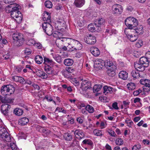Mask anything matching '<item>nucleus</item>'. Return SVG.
Returning <instances> with one entry per match:
<instances>
[{"label":"nucleus","mask_w":150,"mask_h":150,"mask_svg":"<svg viewBox=\"0 0 150 150\" xmlns=\"http://www.w3.org/2000/svg\"><path fill=\"white\" fill-rule=\"evenodd\" d=\"M143 45V41L142 40H139L137 41L135 44L136 47L137 48L140 47Z\"/></svg>","instance_id":"obj_52"},{"label":"nucleus","mask_w":150,"mask_h":150,"mask_svg":"<svg viewBox=\"0 0 150 150\" xmlns=\"http://www.w3.org/2000/svg\"><path fill=\"white\" fill-rule=\"evenodd\" d=\"M53 58L58 63H60L62 62V59L61 56L57 54L53 56Z\"/></svg>","instance_id":"obj_44"},{"label":"nucleus","mask_w":150,"mask_h":150,"mask_svg":"<svg viewBox=\"0 0 150 150\" xmlns=\"http://www.w3.org/2000/svg\"><path fill=\"white\" fill-rule=\"evenodd\" d=\"M42 19L44 21H47L49 23L50 22V16L47 12L45 11L43 13Z\"/></svg>","instance_id":"obj_26"},{"label":"nucleus","mask_w":150,"mask_h":150,"mask_svg":"<svg viewBox=\"0 0 150 150\" xmlns=\"http://www.w3.org/2000/svg\"><path fill=\"white\" fill-rule=\"evenodd\" d=\"M131 31V30L129 29H125V33L127 38L132 42H134L137 40V37L135 35H132L129 33V31Z\"/></svg>","instance_id":"obj_10"},{"label":"nucleus","mask_w":150,"mask_h":150,"mask_svg":"<svg viewBox=\"0 0 150 150\" xmlns=\"http://www.w3.org/2000/svg\"><path fill=\"white\" fill-rule=\"evenodd\" d=\"M0 100L2 103H5L1 106V112L4 115L7 116L8 115V110L10 108L11 106L6 103H13L14 99L0 96Z\"/></svg>","instance_id":"obj_1"},{"label":"nucleus","mask_w":150,"mask_h":150,"mask_svg":"<svg viewBox=\"0 0 150 150\" xmlns=\"http://www.w3.org/2000/svg\"><path fill=\"white\" fill-rule=\"evenodd\" d=\"M83 144H87L89 146L90 149H91L93 148V143L92 141L90 139H86L84 140L82 142Z\"/></svg>","instance_id":"obj_19"},{"label":"nucleus","mask_w":150,"mask_h":150,"mask_svg":"<svg viewBox=\"0 0 150 150\" xmlns=\"http://www.w3.org/2000/svg\"><path fill=\"white\" fill-rule=\"evenodd\" d=\"M113 13L117 15L121 14L122 12V6L119 4L113 5L112 7Z\"/></svg>","instance_id":"obj_12"},{"label":"nucleus","mask_w":150,"mask_h":150,"mask_svg":"<svg viewBox=\"0 0 150 150\" xmlns=\"http://www.w3.org/2000/svg\"><path fill=\"white\" fill-rule=\"evenodd\" d=\"M74 134L76 136H79L76 137L78 138L79 139H81L84 137L85 134L84 132L81 130L79 129L76 130L74 131Z\"/></svg>","instance_id":"obj_16"},{"label":"nucleus","mask_w":150,"mask_h":150,"mask_svg":"<svg viewBox=\"0 0 150 150\" xmlns=\"http://www.w3.org/2000/svg\"><path fill=\"white\" fill-rule=\"evenodd\" d=\"M86 106L85 104L82 103H78V108L79 109H81L83 107H85Z\"/></svg>","instance_id":"obj_60"},{"label":"nucleus","mask_w":150,"mask_h":150,"mask_svg":"<svg viewBox=\"0 0 150 150\" xmlns=\"http://www.w3.org/2000/svg\"><path fill=\"white\" fill-rule=\"evenodd\" d=\"M20 6L18 4H16L15 8H13V11L11 13V16L17 23L21 22L22 20V15L18 10Z\"/></svg>","instance_id":"obj_2"},{"label":"nucleus","mask_w":150,"mask_h":150,"mask_svg":"<svg viewBox=\"0 0 150 150\" xmlns=\"http://www.w3.org/2000/svg\"><path fill=\"white\" fill-rule=\"evenodd\" d=\"M131 74L132 76L135 79L138 78L141 76L139 73V71L137 70H133L131 73Z\"/></svg>","instance_id":"obj_29"},{"label":"nucleus","mask_w":150,"mask_h":150,"mask_svg":"<svg viewBox=\"0 0 150 150\" xmlns=\"http://www.w3.org/2000/svg\"><path fill=\"white\" fill-rule=\"evenodd\" d=\"M12 38L14 40L18 43L17 44L19 46L22 45L24 42L23 38L21 35L18 33H14L12 35Z\"/></svg>","instance_id":"obj_6"},{"label":"nucleus","mask_w":150,"mask_h":150,"mask_svg":"<svg viewBox=\"0 0 150 150\" xmlns=\"http://www.w3.org/2000/svg\"><path fill=\"white\" fill-rule=\"evenodd\" d=\"M35 41L33 39H30L28 40L27 42V44L29 45H34Z\"/></svg>","instance_id":"obj_49"},{"label":"nucleus","mask_w":150,"mask_h":150,"mask_svg":"<svg viewBox=\"0 0 150 150\" xmlns=\"http://www.w3.org/2000/svg\"><path fill=\"white\" fill-rule=\"evenodd\" d=\"M45 6L48 8H50L52 7V5L50 1H47L45 2Z\"/></svg>","instance_id":"obj_51"},{"label":"nucleus","mask_w":150,"mask_h":150,"mask_svg":"<svg viewBox=\"0 0 150 150\" xmlns=\"http://www.w3.org/2000/svg\"><path fill=\"white\" fill-rule=\"evenodd\" d=\"M125 121L127 124V126L129 127H132L134 125V123L131 120L127 119L125 120Z\"/></svg>","instance_id":"obj_47"},{"label":"nucleus","mask_w":150,"mask_h":150,"mask_svg":"<svg viewBox=\"0 0 150 150\" xmlns=\"http://www.w3.org/2000/svg\"><path fill=\"white\" fill-rule=\"evenodd\" d=\"M84 40L86 43L89 44H93L96 42L95 36L91 34H88L85 36Z\"/></svg>","instance_id":"obj_7"},{"label":"nucleus","mask_w":150,"mask_h":150,"mask_svg":"<svg viewBox=\"0 0 150 150\" xmlns=\"http://www.w3.org/2000/svg\"><path fill=\"white\" fill-rule=\"evenodd\" d=\"M78 142L76 139H74L72 143L71 144V146H74L78 145Z\"/></svg>","instance_id":"obj_57"},{"label":"nucleus","mask_w":150,"mask_h":150,"mask_svg":"<svg viewBox=\"0 0 150 150\" xmlns=\"http://www.w3.org/2000/svg\"><path fill=\"white\" fill-rule=\"evenodd\" d=\"M10 146L13 150H19V149L17 147L16 144L14 143H11Z\"/></svg>","instance_id":"obj_53"},{"label":"nucleus","mask_w":150,"mask_h":150,"mask_svg":"<svg viewBox=\"0 0 150 150\" xmlns=\"http://www.w3.org/2000/svg\"><path fill=\"white\" fill-rule=\"evenodd\" d=\"M139 61L140 64L143 65L145 67H147L149 66V63H150L145 57H141Z\"/></svg>","instance_id":"obj_13"},{"label":"nucleus","mask_w":150,"mask_h":150,"mask_svg":"<svg viewBox=\"0 0 150 150\" xmlns=\"http://www.w3.org/2000/svg\"><path fill=\"white\" fill-rule=\"evenodd\" d=\"M112 137H116L117 135L114 131L111 129H108V130L106 131Z\"/></svg>","instance_id":"obj_48"},{"label":"nucleus","mask_w":150,"mask_h":150,"mask_svg":"<svg viewBox=\"0 0 150 150\" xmlns=\"http://www.w3.org/2000/svg\"><path fill=\"white\" fill-rule=\"evenodd\" d=\"M86 110L90 113H92L94 111V108L89 105H87L85 107Z\"/></svg>","instance_id":"obj_42"},{"label":"nucleus","mask_w":150,"mask_h":150,"mask_svg":"<svg viewBox=\"0 0 150 150\" xmlns=\"http://www.w3.org/2000/svg\"><path fill=\"white\" fill-rule=\"evenodd\" d=\"M141 147L140 144H137L134 145L132 148V150H139Z\"/></svg>","instance_id":"obj_55"},{"label":"nucleus","mask_w":150,"mask_h":150,"mask_svg":"<svg viewBox=\"0 0 150 150\" xmlns=\"http://www.w3.org/2000/svg\"><path fill=\"white\" fill-rule=\"evenodd\" d=\"M64 64L67 66L72 65L74 63L73 60L71 59H65L64 62Z\"/></svg>","instance_id":"obj_37"},{"label":"nucleus","mask_w":150,"mask_h":150,"mask_svg":"<svg viewBox=\"0 0 150 150\" xmlns=\"http://www.w3.org/2000/svg\"><path fill=\"white\" fill-rule=\"evenodd\" d=\"M16 4H11L9 5H8L7 7L5 8V10L6 12L7 13H11L13 11V8H15V7L13 6L15 5V6Z\"/></svg>","instance_id":"obj_33"},{"label":"nucleus","mask_w":150,"mask_h":150,"mask_svg":"<svg viewBox=\"0 0 150 150\" xmlns=\"http://www.w3.org/2000/svg\"><path fill=\"white\" fill-rule=\"evenodd\" d=\"M66 70L69 73H71L74 71V69L71 67H67L66 68Z\"/></svg>","instance_id":"obj_56"},{"label":"nucleus","mask_w":150,"mask_h":150,"mask_svg":"<svg viewBox=\"0 0 150 150\" xmlns=\"http://www.w3.org/2000/svg\"><path fill=\"white\" fill-rule=\"evenodd\" d=\"M91 84L90 82L88 80H84L81 82L80 88L84 91L91 88Z\"/></svg>","instance_id":"obj_11"},{"label":"nucleus","mask_w":150,"mask_h":150,"mask_svg":"<svg viewBox=\"0 0 150 150\" xmlns=\"http://www.w3.org/2000/svg\"><path fill=\"white\" fill-rule=\"evenodd\" d=\"M88 30L91 32H98L101 30V28L99 25H97V23L90 24L88 26Z\"/></svg>","instance_id":"obj_9"},{"label":"nucleus","mask_w":150,"mask_h":150,"mask_svg":"<svg viewBox=\"0 0 150 150\" xmlns=\"http://www.w3.org/2000/svg\"><path fill=\"white\" fill-rule=\"evenodd\" d=\"M64 138L67 141H70L72 139V136L68 133H65L63 136Z\"/></svg>","instance_id":"obj_36"},{"label":"nucleus","mask_w":150,"mask_h":150,"mask_svg":"<svg viewBox=\"0 0 150 150\" xmlns=\"http://www.w3.org/2000/svg\"><path fill=\"white\" fill-rule=\"evenodd\" d=\"M77 42L76 40L71 39L69 38H67L64 37H62L57 39L56 40V43L58 47H61V46L62 44H64L67 45V44L69 43V42L71 43V44H73L75 42Z\"/></svg>","instance_id":"obj_3"},{"label":"nucleus","mask_w":150,"mask_h":150,"mask_svg":"<svg viewBox=\"0 0 150 150\" xmlns=\"http://www.w3.org/2000/svg\"><path fill=\"white\" fill-rule=\"evenodd\" d=\"M94 134L97 136H102L103 135V131L100 130L94 129L93 131Z\"/></svg>","instance_id":"obj_40"},{"label":"nucleus","mask_w":150,"mask_h":150,"mask_svg":"<svg viewBox=\"0 0 150 150\" xmlns=\"http://www.w3.org/2000/svg\"><path fill=\"white\" fill-rule=\"evenodd\" d=\"M134 66L136 70L139 71H143L145 69V67L142 64H141L139 63V61L138 62H135L134 63Z\"/></svg>","instance_id":"obj_15"},{"label":"nucleus","mask_w":150,"mask_h":150,"mask_svg":"<svg viewBox=\"0 0 150 150\" xmlns=\"http://www.w3.org/2000/svg\"><path fill=\"white\" fill-rule=\"evenodd\" d=\"M127 88L129 90H133L135 88V84L134 83L130 82L127 84Z\"/></svg>","instance_id":"obj_43"},{"label":"nucleus","mask_w":150,"mask_h":150,"mask_svg":"<svg viewBox=\"0 0 150 150\" xmlns=\"http://www.w3.org/2000/svg\"><path fill=\"white\" fill-rule=\"evenodd\" d=\"M105 66L108 67H109V68H113V69H116L117 67L115 65H114L112 61L107 60L105 62Z\"/></svg>","instance_id":"obj_24"},{"label":"nucleus","mask_w":150,"mask_h":150,"mask_svg":"<svg viewBox=\"0 0 150 150\" xmlns=\"http://www.w3.org/2000/svg\"><path fill=\"white\" fill-rule=\"evenodd\" d=\"M8 91H7L6 95L10 96L14 93L15 91V88L13 86L9 85Z\"/></svg>","instance_id":"obj_38"},{"label":"nucleus","mask_w":150,"mask_h":150,"mask_svg":"<svg viewBox=\"0 0 150 150\" xmlns=\"http://www.w3.org/2000/svg\"><path fill=\"white\" fill-rule=\"evenodd\" d=\"M140 83L144 85V86L150 87V80L147 79H141L140 81Z\"/></svg>","instance_id":"obj_32"},{"label":"nucleus","mask_w":150,"mask_h":150,"mask_svg":"<svg viewBox=\"0 0 150 150\" xmlns=\"http://www.w3.org/2000/svg\"><path fill=\"white\" fill-rule=\"evenodd\" d=\"M13 112L16 115L19 116L22 115L23 111L21 109L17 108L14 110Z\"/></svg>","instance_id":"obj_39"},{"label":"nucleus","mask_w":150,"mask_h":150,"mask_svg":"<svg viewBox=\"0 0 150 150\" xmlns=\"http://www.w3.org/2000/svg\"><path fill=\"white\" fill-rule=\"evenodd\" d=\"M29 122V119L25 117H23L19 119L18 124L21 125H26Z\"/></svg>","instance_id":"obj_21"},{"label":"nucleus","mask_w":150,"mask_h":150,"mask_svg":"<svg viewBox=\"0 0 150 150\" xmlns=\"http://www.w3.org/2000/svg\"><path fill=\"white\" fill-rule=\"evenodd\" d=\"M90 51L92 54L95 57L98 56L100 52L99 50L96 47H92L90 48Z\"/></svg>","instance_id":"obj_18"},{"label":"nucleus","mask_w":150,"mask_h":150,"mask_svg":"<svg viewBox=\"0 0 150 150\" xmlns=\"http://www.w3.org/2000/svg\"><path fill=\"white\" fill-rule=\"evenodd\" d=\"M95 22L97 23V25L100 27V25H103L105 23V20L103 18H99L95 21Z\"/></svg>","instance_id":"obj_41"},{"label":"nucleus","mask_w":150,"mask_h":150,"mask_svg":"<svg viewBox=\"0 0 150 150\" xmlns=\"http://www.w3.org/2000/svg\"><path fill=\"white\" fill-rule=\"evenodd\" d=\"M123 141L122 139L118 138L116 139L115 141L116 144L118 146H120L123 144Z\"/></svg>","instance_id":"obj_50"},{"label":"nucleus","mask_w":150,"mask_h":150,"mask_svg":"<svg viewBox=\"0 0 150 150\" xmlns=\"http://www.w3.org/2000/svg\"><path fill=\"white\" fill-rule=\"evenodd\" d=\"M0 136L3 140L6 142H9L11 141L10 136L7 131L3 132L2 134H0Z\"/></svg>","instance_id":"obj_14"},{"label":"nucleus","mask_w":150,"mask_h":150,"mask_svg":"<svg viewBox=\"0 0 150 150\" xmlns=\"http://www.w3.org/2000/svg\"><path fill=\"white\" fill-rule=\"evenodd\" d=\"M42 27L44 31L48 35H51L53 34L52 27L48 22L44 23Z\"/></svg>","instance_id":"obj_5"},{"label":"nucleus","mask_w":150,"mask_h":150,"mask_svg":"<svg viewBox=\"0 0 150 150\" xmlns=\"http://www.w3.org/2000/svg\"><path fill=\"white\" fill-rule=\"evenodd\" d=\"M116 69L113 68H109L107 70V72L109 76L113 77L115 75V70Z\"/></svg>","instance_id":"obj_31"},{"label":"nucleus","mask_w":150,"mask_h":150,"mask_svg":"<svg viewBox=\"0 0 150 150\" xmlns=\"http://www.w3.org/2000/svg\"><path fill=\"white\" fill-rule=\"evenodd\" d=\"M24 53L27 55H30L31 53V50L30 49L26 48L24 50Z\"/></svg>","instance_id":"obj_58"},{"label":"nucleus","mask_w":150,"mask_h":150,"mask_svg":"<svg viewBox=\"0 0 150 150\" xmlns=\"http://www.w3.org/2000/svg\"><path fill=\"white\" fill-rule=\"evenodd\" d=\"M119 77L123 80H126L128 77V73L124 71H121L119 74Z\"/></svg>","instance_id":"obj_28"},{"label":"nucleus","mask_w":150,"mask_h":150,"mask_svg":"<svg viewBox=\"0 0 150 150\" xmlns=\"http://www.w3.org/2000/svg\"><path fill=\"white\" fill-rule=\"evenodd\" d=\"M34 127L36 129L37 131L40 132L42 127L37 125H35L34 126Z\"/></svg>","instance_id":"obj_61"},{"label":"nucleus","mask_w":150,"mask_h":150,"mask_svg":"<svg viewBox=\"0 0 150 150\" xmlns=\"http://www.w3.org/2000/svg\"><path fill=\"white\" fill-rule=\"evenodd\" d=\"M142 90L139 89L138 90H137L134 92L133 94L134 96H137L142 92Z\"/></svg>","instance_id":"obj_59"},{"label":"nucleus","mask_w":150,"mask_h":150,"mask_svg":"<svg viewBox=\"0 0 150 150\" xmlns=\"http://www.w3.org/2000/svg\"><path fill=\"white\" fill-rule=\"evenodd\" d=\"M10 54L9 53L7 52L6 54L3 55V57L5 59H7L9 58Z\"/></svg>","instance_id":"obj_63"},{"label":"nucleus","mask_w":150,"mask_h":150,"mask_svg":"<svg viewBox=\"0 0 150 150\" xmlns=\"http://www.w3.org/2000/svg\"><path fill=\"white\" fill-rule=\"evenodd\" d=\"M44 61L43 64L45 65H53L54 64V62L52 59L45 57H44Z\"/></svg>","instance_id":"obj_25"},{"label":"nucleus","mask_w":150,"mask_h":150,"mask_svg":"<svg viewBox=\"0 0 150 150\" xmlns=\"http://www.w3.org/2000/svg\"><path fill=\"white\" fill-rule=\"evenodd\" d=\"M105 66V62L100 59H97L94 62V67L97 69H100Z\"/></svg>","instance_id":"obj_8"},{"label":"nucleus","mask_w":150,"mask_h":150,"mask_svg":"<svg viewBox=\"0 0 150 150\" xmlns=\"http://www.w3.org/2000/svg\"><path fill=\"white\" fill-rule=\"evenodd\" d=\"M143 27L142 25L138 26L134 29H132L131 31L132 32H135L137 33V35H141L143 34Z\"/></svg>","instance_id":"obj_17"},{"label":"nucleus","mask_w":150,"mask_h":150,"mask_svg":"<svg viewBox=\"0 0 150 150\" xmlns=\"http://www.w3.org/2000/svg\"><path fill=\"white\" fill-rule=\"evenodd\" d=\"M112 88L108 86H105L103 87V93L105 95L108 93H111L112 92Z\"/></svg>","instance_id":"obj_22"},{"label":"nucleus","mask_w":150,"mask_h":150,"mask_svg":"<svg viewBox=\"0 0 150 150\" xmlns=\"http://www.w3.org/2000/svg\"><path fill=\"white\" fill-rule=\"evenodd\" d=\"M44 70L46 73L49 74L53 75V71L52 68L50 65H46L44 66Z\"/></svg>","instance_id":"obj_27"},{"label":"nucleus","mask_w":150,"mask_h":150,"mask_svg":"<svg viewBox=\"0 0 150 150\" xmlns=\"http://www.w3.org/2000/svg\"><path fill=\"white\" fill-rule=\"evenodd\" d=\"M143 89L144 92H148L150 91V87L144 86Z\"/></svg>","instance_id":"obj_62"},{"label":"nucleus","mask_w":150,"mask_h":150,"mask_svg":"<svg viewBox=\"0 0 150 150\" xmlns=\"http://www.w3.org/2000/svg\"><path fill=\"white\" fill-rule=\"evenodd\" d=\"M40 132L41 133H43L46 134H48L50 132V130L47 129H46L45 128L42 127Z\"/></svg>","instance_id":"obj_54"},{"label":"nucleus","mask_w":150,"mask_h":150,"mask_svg":"<svg viewBox=\"0 0 150 150\" xmlns=\"http://www.w3.org/2000/svg\"><path fill=\"white\" fill-rule=\"evenodd\" d=\"M126 25L129 28L128 29L131 30L133 28L135 27L138 25L137 20L133 17H129L125 21Z\"/></svg>","instance_id":"obj_4"},{"label":"nucleus","mask_w":150,"mask_h":150,"mask_svg":"<svg viewBox=\"0 0 150 150\" xmlns=\"http://www.w3.org/2000/svg\"><path fill=\"white\" fill-rule=\"evenodd\" d=\"M52 35L54 37L57 39L60 38L59 37L62 35V34L59 31H55L53 33Z\"/></svg>","instance_id":"obj_45"},{"label":"nucleus","mask_w":150,"mask_h":150,"mask_svg":"<svg viewBox=\"0 0 150 150\" xmlns=\"http://www.w3.org/2000/svg\"><path fill=\"white\" fill-rule=\"evenodd\" d=\"M37 74L38 76L43 79H46L47 77V74L44 71L40 70H39L37 71Z\"/></svg>","instance_id":"obj_30"},{"label":"nucleus","mask_w":150,"mask_h":150,"mask_svg":"<svg viewBox=\"0 0 150 150\" xmlns=\"http://www.w3.org/2000/svg\"><path fill=\"white\" fill-rule=\"evenodd\" d=\"M9 85H6L1 87V92L2 94L6 96L7 91H8Z\"/></svg>","instance_id":"obj_34"},{"label":"nucleus","mask_w":150,"mask_h":150,"mask_svg":"<svg viewBox=\"0 0 150 150\" xmlns=\"http://www.w3.org/2000/svg\"><path fill=\"white\" fill-rule=\"evenodd\" d=\"M145 57L150 62V51L146 53Z\"/></svg>","instance_id":"obj_64"},{"label":"nucleus","mask_w":150,"mask_h":150,"mask_svg":"<svg viewBox=\"0 0 150 150\" xmlns=\"http://www.w3.org/2000/svg\"><path fill=\"white\" fill-rule=\"evenodd\" d=\"M85 2V0H75L74 4L76 7L80 8L83 6Z\"/></svg>","instance_id":"obj_23"},{"label":"nucleus","mask_w":150,"mask_h":150,"mask_svg":"<svg viewBox=\"0 0 150 150\" xmlns=\"http://www.w3.org/2000/svg\"><path fill=\"white\" fill-rule=\"evenodd\" d=\"M76 41L77 42H75L72 44H71V43L69 42V43L67 44L68 45L67 46V47L69 48L70 49L72 48H74V50H79V49L77 47H76V45L81 46V44L79 43V42L77 40H76Z\"/></svg>","instance_id":"obj_20"},{"label":"nucleus","mask_w":150,"mask_h":150,"mask_svg":"<svg viewBox=\"0 0 150 150\" xmlns=\"http://www.w3.org/2000/svg\"><path fill=\"white\" fill-rule=\"evenodd\" d=\"M35 60V62L38 64H41L43 62V58L41 56L38 55L36 56Z\"/></svg>","instance_id":"obj_35"},{"label":"nucleus","mask_w":150,"mask_h":150,"mask_svg":"<svg viewBox=\"0 0 150 150\" xmlns=\"http://www.w3.org/2000/svg\"><path fill=\"white\" fill-rule=\"evenodd\" d=\"M102 86L100 85H96L93 86V91L94 92L99 91L102 88Z\"/></svg>","instance_id":"obj_46"}]
</instances>
